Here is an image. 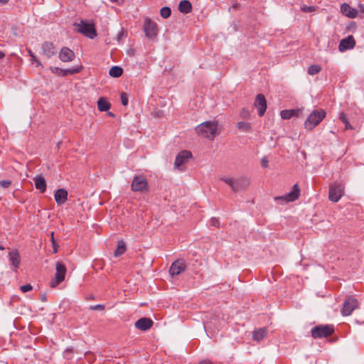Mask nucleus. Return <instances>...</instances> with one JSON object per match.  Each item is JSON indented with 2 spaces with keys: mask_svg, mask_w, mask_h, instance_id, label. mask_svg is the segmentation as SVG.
Masks as SVG:
<instances>
[{
  "mask_svg": "<svg viewBox=\"0 0 364 364\" xmlns=\"http://www.w3.org/2000/svg\"><path fill=\"white\" fill-rule=\"evenodd\" d=\"M359 306L358 301L354 298L353 296H348L341 308V314L344 316H350L353 310L357 309Z\"/></svg>",
  "mask_w": 364,
  "mask_h": 364,
  "instance_id": "8",
  "label": "nucleus"
},
{
  "mask_svg": "<svg viewBox=\"0 0 364 364\" xmlns=\"http://www.w3.org/2000/svg\"><path fill=\"white\" fill-rule=\"evenodd\" d=\"M154 324L153 321L146 317L139 318L135 322V327L141 331H147L152 327Z\"/></svg>",
  "mask_w": 364,
  "mask_h": 364,
  "instance_id": "15",
  "label": "nucleus"
},
{
  "mask_svg": "<svg viewBox=\"0 0 364 364\" xmlns=\"http://www.w3.org/2000/svg\"><path fill=\"white\" fill-rule=\"evenodd\" d=\"M56 203L58 205L64 204L68 199V191L64 188L58 189L54 194Z\"/></svg>",
  "mask_w": 364,
  "mask_h": 364,
  "instance_id": "21",
  "label": "nucleus"
},
{
  "mask_svg": "<svg viewBox=\"0 0 364 364\" xmlns=\"http://www.w3.org/2000/svg\"><path fill=\"white\" fill-rule=\"evenodd\" d=\"M255 106L258 109L259 116L262 117L267 109V101L262 94L257 95Z\"/></svg>",
  "mask_w": 364,
  "mask_h": 364,
  "instance_id": "14",
  "label": "nucleus"
},
{
  "mask_svg": "<svg viewBox=\"0 0 364 364\" xmlns=\"http://www.w3.org/2000/svg\"><path fill=\"white\" fill-rule=\"evenodd\" d=\"M240 117L242 119H247L250 117V112L245 108H242L240 112Z\"/></svg>",
  "mask_w": 364,
  "mask_h": 364,
  "instance_id": "34",
  "label": "nucleus"
},
{
  "mask_svg": "<svg viewBox=\"0 0 364 364\" xmlns=\"http://www.w3.org/2000/svg\"><path fill=\"white\" fill-rule=\"evenodd\" d=\"M192 156V154L189 151H181L176 158L174 166L179 170H182L183 164L188 161Z\"/></svg>",
  "mask_w": 364,
  "mask_h": 364,
  "instance_id": "13",
  "label": "nucleus"
},
{
  "mask_svg": "<svg viewBox=\"0 0 364 364\" xmlns=\"http://www.w3.org/2000/svg\"><path fill=\"white\" fill-rule=\"evenodd\" d=\"M60 72L63 73V75H73L75 73H79L80 69L73 68V69L60 70Z\"/></svg>",
  "mask_w": 364,
  "mask_h": 364,
  "instance_id": "32",
  "label": "nucleus"
},
{
  "mask_svg": "<svg viewBox=\"0 0 364 364\" xmlns=\"http://www.w3.org/2000/svg\"><path fill=\"white\" fill-rule=\"evenodd\" d=\"M21 290L22 292H27V291H31L33 289V287L31 284H26V285H23L20 287Z\"/></svg>",
  "mask_w": 364,
  "mask_h": 364,
  "instance_id": "35",
  "label": "nucleus"
},
{
  "mask_svg": "<svg viewBox=\"0 0 364 364\" xmlns=\"http://www.w3.org/2000/svg\"><path fill=\"white\" fill-rule=\"evenodd\" d=\"M90 309L103 311L105 309V306L102 304L93 305L90 306Z\"/></svg>",
  "mask_w": 364,
  "mask_h": 364,
  "instance_id": "39",
  "label": "nucleus"
},
{
  "mask_svg": "<svg viewBox=\"0 0 364 364\" xmlns=\"http://www.w3.org/2000/svg\"><path fill=\"white\" fill-rule=\"evenodd\" d=\"M355 46V41L353 36L350 35L348 37L342 39L338 46V50L341 52H344L347 50L353 49Z\"/></svg>",
  "mask_w": 364,
  "mask_h": 364,
  "instance_id": "12",
  "label": "nucleus"
},
{
  "mask_svg": "<svg viewBox=\"0 0 364 364\" xmlns=\"http://www.w3.org/2000/svg\"><path fill=\"white\" fill-rule=\"evenodd\" d=\"M223 180L227 183L228 184L232 190H233V186H234V183H235V179L232 178H223Z\"/></svg>",
  "mask_w": 364,
  "mask_h": 364,
  "instance_id": "36",
  "label": "nucleus"
},
{
  "mask_svg": "<svg viewBox=\"0 0 364 364\" xmlns=\"http://www.w3.org/2000/svg\"><path fill=\"white\" fill-rule=\"evenodd\" d=\"M217 127V122H205L196 127V132L198 135L212 140L216 135Z\"/></svg>",
  "mask_w": 364,
  "mask_h": 364,
  "instance_id": "1",
  "label": "nucleus"
},
{
  "mask_svg": "<svg viewBox=\"0 0 364 364\" xmlns=\"http://www.w3.org/2000/svg\"><path fill=\"white\" fill-rule=\"evenodd\" d=\"M9 1V0H0V3L5 4Z\"/></svg>",
  "mask_w": 364,
  "mask_h": 364,
  "instance_id": "49",
  "label": "nucleus"
},
{
  "mask_svg": "<svg viewBox=\"0 0 364 364\" xmlns=\"http://www.w3.org/2000/svg\"><path fill=\"white\" fill-rule=\"evenodd\" d=\"M360 6V10L363 13H364V6Z\"/></svg>",
  "mask_w": 364,
  "mask_h": 364,
  "instance_id": "51",
  "label": "nucleus"
},
{
  "mask_svg": "<svg viewBox=\"0 0 364 364\" xmlns=\"http://www.w3.org/2000/svg\"><path fill=\"white\" fill-rule=\"evenodd\" d=\"M345 186L342 183L335 182L330 185L328 198L331 201L338 202L344 194Z\"/></svg>",
  "mask_w": 364,
  "mask_h": 364,
  "instance_id": "5",
  "label": "nucleus"
},
{
  "mask_svg": "<svg viewBox=\"0 0 364 364\" xmlns=\"http://www.w3.org/2000/svg\"><path fill=\"white\" fill-rule=\"evenodd\" d=\"M121 101H122V104L124 106L127 105V104H128V97H127V94L125 92H122L121 94Z\"/></svg>",
  "mask_w": 364,
  "mask_h": 364,
  "instance_id": "37",
  "label": "nucleus"
},
{
  "mask_svg": "<svg viewBox=\"0 0 364 364\" xmlns=\"http://www.w3.org/2000/svg\"><path fill=\"white\" fill-rule=\"evenodd\" d=\"M160 14L164 18H168L171 14V10L168 6H164L160 10Z\"/></svg>",
  "mask_w": 364,
  "mask_h": 364,
  "instance_id": "31",
  "label": "nucleus"
},
{
  "mask_svg": "<svg viewBox=\"0 0 364 364\" xmlns=\"http://www.w3.org/2000/svg\"><path fill=\"white\" fill-rule=\"evenodd\" d=\"M339 119L343 124L347 123V122L348 121L347 115L344 112H341L340 114Z\"/></svg>",
  "mask_w": 364,
  "mask_h": 364,
  "instance_id": "41",
  "label": "nucleus"
},
{
  "mask_svg": "<svg viewBox=\"0 0 364 364\" xmlns=\"http://www.w3.org/2000/svg\"><path fill=\"white\" fill-rule=\"evenodd\" d=\"M5 248L4 246L2 245H0V250H4Z\"/></svg>",
  "mask_w": 364,
  "mask_h": 364,
  "instance_id": "53",
  "label": "nucleus"
},
{
  "mask_svg": "<svg viewBox=\"0 0 364 364\" xmlns=\"http://www.w3.org/2000/svg\"><path fill=\"white\" fill-rule=\"evenodd\" d=\"M198 364H211V363L208 361H201Z\"/></svg>",
  "mask_w": 364,
  "mask_h": 364,
  "instance_id": "48",
  "label": "nucleus"
},
{
  "mask_svg": "<svg viewBox=\"0 0 364 364\" xmlns=\"http://www.w3.org/2000/svg\"><path fill=\"white\" fill-rule=\"evenodd\" d=\"M262 165L264 167H267L268 166V161L267 160L262 159Z\"/></svg>",
  "mask_w": 364,
  "mask_h": 364,
  "instance_id": "46",
  "label": "nucleus"
},
{
  "mask_svg": "<svg viewBox=\"0 0 364 364\" xmlns=\"http://www.w3.org/2000/svg\"><path fill=\"white\" fill-rule=\"evenodd\" d=\"M42 50H43V55L47 58H52L57 53L56 49H55L53 43H51V42H48V41L44 42L42 44Z\"/></svg>",
  "mask_w": 364,
  "mask_h": 364,
  "instance_id": "18",
  "label": "nucleus"
},
{
  "mask_svg": "<svg viewBox=\"0 0 364 364\" xmlns=\"http://www.w3.org/2000/svg\"><path fill=\"white\" fill-rule=\"evenodd\" d=\"M35 187L39 190L41 193H44L46 190V181L41 176H36L33 178Z\"/></svg>",
  "mask_w": 364,
  "mask_h": 364,
  "instance_id": "22",
  "label": "nucleus"
},
{
  "mask_svg": "<svg viewBox=\"0 0 364 364\" xmlns=\"http://www.w3.org/2000/svg\"><path fill=\"white\" fill-rule=\"evenodd\" d=\"M192 4L188 0H183L179 3L178 10L180 12L187 14L192 11Z\"/></svg>",
  "mask_w": 364,
  "mask_h": 364,
  "instance_id": "23",
  "label": "nucleus"
},
{
  "mask_svg": "<svg viewBox=\"0 0 364 364\" xmlns=\"http://www.w3.org/2000/svg\"><path fill=\"white\" fill-rule=\"evenodd\" d=\"M124 35V31L122 30L117 35V39L119 40Z\"/></svg>",
  "mask_w": 364,
  "mask_h": 364,
  "instance_id": "47",
  "label": "nucleus"
},
{
  "mask_svg": "<svg viewBox=\"0 0 364 364\" xmlns=\"http://www.w3.org/2000/svg\"><path fill=\"white\" fill-rule=\"evenodd\" d=\"M345 129H353V127H352V126H351V124L348 122V121L347 122V123H345Z\"/></svg>",
  "mask_w": 364,
  "mask_h": 364,
  "instance_id": "44",
  "label": "nucleus"
},
{
  "mask_svg": "<svg viewBox=\"0 0 364 364\" xmlns=\"http://www.w3.org/2000/svg\"><path fill=\"white\" fill-rule=\"evenodd\" d=\"M75 56L74 52L67 47L62 48L59 53V58L63 62L72 61L74 60Z\"/></svg>",
  "mask_w": 364,
  "mask_h": 364,
  "instance_id": "19",
  "label": "nucleus"
},
{
  "mask_svg": "<svg viewBox=\"0 0 364 364\" xmlns=\"http://www.w3.org/2000/svg\"><path fill=\"white\" fill-rule=\"evenodd\" d=\"M299 112V109H284L281 111V117L284 119H289L294 115H298Z\"/></svg>",
  "mask_w": 364,
  "mask_h": 364,
  "instance_id": "25",
  "label": "nucleus"
},
{
  "mask_svg": "<svg viewBox=\"0 0 364 364\" xmlns=\"http://www.w3.org/2000/svg\"><path fill=\"white\" fill-rule=\"evenodd\" d=\"M250 185V180L247 177H240L239 178L235 179V183L233 186V191L237 192L242 190H244L248 187Z\"/></svg>",
  "mask_w": 364,
  "mask_h": 364,
  "instance_id": "17",
  "label": "nucleus"
},
{
  "mask_svg": "<svg viewBox=\"0 0 364 364\" xmlns=\"http://www.w3.org/2000/svg\"><path fill=\"white\" fill-rule=\"evenodd\" d=\"M334 332V327L332 325H319L314 327L311 331V336L316 338H326Z\"/></svg>",
  "mask_w": 364,
  "mask_h": 364,
  "instance_id": "4",
  "label": "nucleus"
},
{
  "mask_svg": "<svg viewBox=\"0 0 364 364\" xmlns=\"http://www.w3.org/2000/svg\"><path fill=\"white\" fill-rule=\"evenodd\" d=\"M318 7L316 6H307V5H304L301 7V10L303 11V12H313V11H315L316 10Z\"/></svg>",
  "mask_w": 364,
  "mask_h": 364,
  "instance_id": "33",
  "label": "nucleus"
},
{
  "mask_svg": "<svg viewBox=\"0 0 364 364\" xmlns=\"http://www.w3.org/2000/svg\"><path fill=\"white\" fill-rule=\"evenodd\" d=\"M326 114V111L322 109L313 110L304 122L305 129H314L325 118Z\"/></svg>",
  "mask_w": 364,
  "mask_h": 364,
  "instance_id": "2",
  "label": "nucleus"
},
{
  "mask_svg": "<svg viewBox=\"0 0 364 364\" xmlns=\"http://www.w3.org/2000/svg\"><path fill=\"white\" fill-rule=\"evenodd\" d=\"M341 12L350 18H355L358 16V11L355 8H352L347 3H343L341 6Z\"/></svg>",
  "mask_w": 364,
  "mask_h": 364,
  "instance_id": "20",
  "label": "nucleus"
},
{
  "mask_svg": "<svg viewBox=\"0 0 364 364\" xmlns=\"http://www.w3.org/2000/svg\"><path fill=\"white\" fill-rule=\"evenodd\" d=\"M186 269V263L183 259H177L174 261L169 269V273L171 276H177Z\"/></svg>",
  "mask_w": 364,
  "mask_h": 364,
  "instance_id": "11",
  "label": "nucleus"
},
{
  "mask_svg": "<svg viewBox=\"0 0 364 364\" xmlns=\"http://www.w3.org/2000/svg\"><path fill=\"white\" fill-rule=\"evenodd\" d=\"M29 55H30V56H31V60H32L33 62L36 63L37 66H40V65H41V63L38 60V59L36 58V56H35V55L31 53V51H29Z\"/></svg>",
  "mask_w": 364,
  "mask_h": 364,
  "instance_id": "42",
  "label": "nucleus"
},
{
  "mask_svg": "<svg viewBox=\"0 0 364 364\" xmlns=\"http://www.w3.org/2000/svg\"><path fill=\"white\" fill-rule=\"evenodd\" d=\"M300 196V188L297 183L294 184L293 186V189L289 193L274 197V200H282V202L289 203L295 201L299 198Z\"/></svg>",
  "mask_w": 364,
  "mask_h": 364,
  "instance_id": "10",
  "label": "nucleus"
},
{
  "mask_svg": "<svg viewBox=\"0 0 364 364\" xmlns=\"http://www.w3.org/2000/svg\"><path fill=\"white\" fill-rule=\"evenodd\" d=\"M9 259L11 264L14 267L15 272L19 267L21 263V257L17 250H13L9 252Z\"/></svg>",
  "mask_w": 364,
  "mask_h": 364,
  "instance_id": "16",
  "label": "nucleus"
},
{
  "mask_svg": "<svg viewBox=\"0 0 364 364\" xmlns=\"http://www.w3.org/2000/svg\"><path fill=\"white\" fill-rule=\"evenodd\" d=\"M267 333V330L266 328H262L258 330H256L253 332V339L257 341H260L262 340Z\"/></svg>",
  "mask_w": 364,
  "mask_h": 364,
  "instance_id": "24",
  "label": "nucleus"
},
{
  "mask_svg": "<svg viewBox=\"0 0 364 364\" xmlns=\"http://www.w3.org/2000/svg\"><path fill=\"white\" fill-rule=\"evenodd\" d=\"M321 68L318 65H312L308 69V73L311 75H314L321 71Z\"/></svg>",
  "mask_w": 364,
  "mask_h": 364,
  "instance_id": "30",
  "label": "nucleus"
},
{
  "mask_svg": "<svg viewBox=\"0 0 364 364\" xmlns=\"http://www.w3.org/2000/svg\"><path fill=\"white\" fill-rule=\"evenodd\" d=\"M54 70H59V68H55L54 69H52V72H53V73H54V72H55V71H54Z\"/></svg>",
  "mask_w": 364,
  "mask_h": 364,
  "instance_id": "54",
  "label": "nucleus"
},
{
  "mask_svg": "<svg viewBox=\"0 0 364 364\" xmlns=\"http://www.w3.org/2000/svg\"><path fill=\"white\" fill-rule=\"evenodd\" d=\"M5 54L3 52L0 51V59L3 58Z\"/></svg>",
  "mask_w": 364,
  "mask_h": 364,
  "instance_id": "50",
  "label": "nucleus"
},
{
  "mask_svg": "<svg viewBox=\"0 0 364 364\" xmlns=\"http://www.w3.org/2000/svg\"><path fill=\"white\" fill-rule=\"evenodd\" d=\"M219 219L217 218H212L210 220V225L214 227H219Z\"/></svg>",
  "mask_w": 364,
  "mask_h": 364,
  "instance_id": "40",
  "label": "nucleus"
},
{
  "mask_svg": "<svg viewBox=\"0 0 364 364\" xmlns=\"http://www.w3.org/2000/svg\"><path fill=\"white\" fill-rule=\"evenodd\" d=\"M127 250L126 243L123 240L118 241L117 249L114 251V256L119 257L123 255Z\"/></svg>",
  "mask_w": 364,
  "mask_h": 364,
  "instance_id": "27",
  "label": "nucleus"
},
{
  "mask_svg": "<svg viewBox=\"0 0 364 364\" xmlns=\"http://www.w3.org/2000/svg\"><path fill=\"white\" fill-rule=\"evenodd\" d=\"M41 299H42V301H45L46 300V296L43 295Z\"/></svg>",
  "mask_w": 364,
  "mask_h": 364,
  "instance_id": "52",
  "label": "nucleus"
},
{
  "mask_svg": "<svg viewBox=\"0 0 364 364\" xmlns=\"http://www.w3.org/2000/svg\"><path fill=\"white\" fill-rule=\"evenodd\" d=\"M237 127L239 130L245 132H250L252 129L250 123L246 122H239L237 124Z\"/></svg>",
  "mask_w": 364,
  "mask_h": 364,
  "instance_id": "29",
  "label": "nucleus"
},
{
  "mask_svg": "<svg viewBox=\"0 0 364 364\" xmlns=\"http://www.w3.org/2000/svg\"><path fill=\"white\" fill-rule=\"evenodd\" d=\"M74 26L79 33L83 34L86 37L93 39L97 36V32L94 24L90 23L87 21L81 20L80 23H75Z\"/></svg>",
  "mask_w": 364,
  "mask_h": 364,
  "instance_id": "3",
  "label": "nucleus"
},
{
  "mask_svg": "<svg viewBox=\"0 0 364 364\" xmlns=\"http://www.w3.org/2000/svg\"><path fill=\"white\" fill-rule=\"evenodd\" d=\"M11 184L10 180H3L0 181V186L4 188H9Z\"/></svg>",
  "mask_w": 364,
  "mask_h": 364,
  "instance_id": "38",
  "label": "nucleus"
},
{
  "mask_svg": "<svg viewBox=\"0 0 364 364\" xmlns=\"http://www.w3.org/2000/svg\"><path fill=\"white\" fill-rule=\"evenodd\" d=\"M53 235H54V232H51V240H52V242H53L54 251L56 252L57 251V248L55 247V242L54 240Z\"/></svg>",
  "mask_w": 364,
  "mask_h": 364,
  "instance_id": "43",
  "label": "nucleus"
},
{
  "mask_svg": "<svg viewBox=\"0 0 364 364\" xmlns=\"http://www.w3.org/2000/svg\"><path fill=\"white\" fill-rule=\"evenodd\" d=\"M109 116H113V114L110 112V113L109 114Z\"/></svg>",
  "mask_w": 364,
  "mask_h": 364,
  "instance_id": "55",
  "label": "nucleus"
},
{
  "mask_svg": "<svg viewBox=\"0 0 364 364\" xmlns=\"http://www.w3.org/2000/svg\"><path fill=\"white\" fill-rule=\"evenodd\" d=\"M111 105L105 98H100L97 101V108L101 112H106L109 109Z\"/></svg>",
  "mask_w": 364,
  "mask_h": 364,
  "instance_id": "26",
  "label": "nucleus"
},
{
  "mask_svg": "<svg viewBox=\"0 0 364 364\" xmlns=\"http://www.w3.org/2000/svg\"><path fill=\"white\" fill-rule=\"evenodd\" d=\"M123 73V70L119 66H113L109 69V74L113 77H119Z\"/></svg>",
  "mask_w": 364,
  "mask_h": 364,
  "instance_id": "28",
  "label": "nucleus"
},
{
  "mask_svg": "<svg viewBox=\"0 0 364 364\" xmlns=\"http://www.w3.org/2000/svg\"><path fill=\"white\" fill-rule=\"evenodd\" d=\"M132 191L134 192H147L149 186L147 180L142 176L134 177L132 185Z\"/></svg>",
  "mask_w": 364,
  "mask_h": 364,
  "instance_id": "7",
  "label": "nucleus"
},
{
  "mask_svg": "<svg viewBox=\"0 0 364 364\" xmlns=\"http://www.w3.org/2000/svg\"><path fill=\"white\" fill-rule=\"evenodd\" d=\"M144 31L148 38L152 39L155 38L158 34L156 23L149 18H146L144 20Z\"/></svg>",
  "mask_w": 364,
  "mask_h": 364,
  "instance_id": "9",
  "label": "nucleus"
},
{
  "mask_svg": "<svg viewBox=\"0 0 364 364\" xmlns=\"http://www.w3.org/2000/svg\"><path fill=\"white\" fill-rule=\"evenodd\" d=\"M112 2L117 3V4H121L124 2V0H109Z\"/></svg>",
  "mask_w": 364,
  "mask_h": 364,
  "instance_id": "45",
  "label": "nucleus"
},
{
  "mask_svg": "<svg viewBox=\"0 0 364 364\" xmlns=\"http://www.w3.org/2000/svg\"><path fill=\"white\" fill-rule=\"evenodd\" d=\"M55 270V278L52 279L50 282V286L53 288L57 287L64 280L66 273V267L63 262H58L56 263Z\"/></svg>",
  "mask_w": 364,
  "mask_h": 364,
  "instance_id": "6",
  "label": "nucleus"
}]
</instances>
